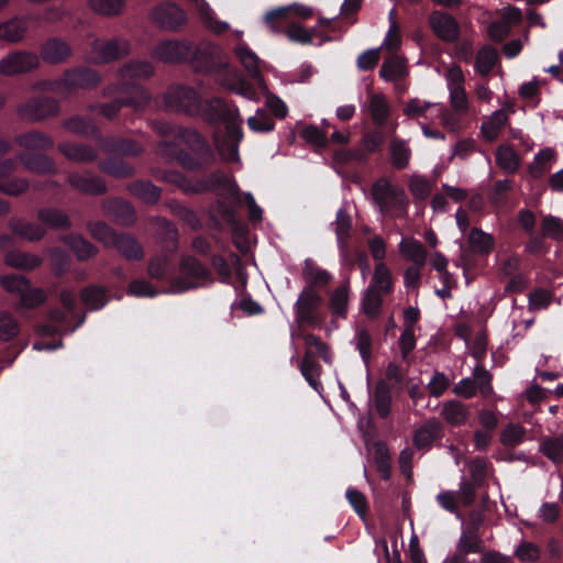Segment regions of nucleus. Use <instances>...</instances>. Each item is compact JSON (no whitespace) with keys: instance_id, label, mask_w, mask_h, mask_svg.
Masks as SVG:
<instances>
[{"instance_id":"nucleus-1","label":"nucleus","mask_w":563,"mask_h":563,"mask_svg":"<svg viewBox=\"0 0 563 563\" xmlns=\"http://www.w3.org/2000/svg\"><path fill=\"white\" fill-rule=\"evenodd\" d=\"M210 120L224 122L225 134L214 135V143L219 154L228 162H240L239 143L243 137L242 118L235 108H229L222 100L212 99L209 103Z\"/></svg>"},{"instance_id":"nucleus-2","label":"nucleus","mask_w":563,"mask_h":563,"mask_svg":"<svg viewBox=\"0 0 563 563\" xmlns=\"http://www.w3.org/2000/svg\"><path fill=\"white\" fill-rule=\"evenodd\" d=\"M234 54L249 75L254 79L261 89V92L266 97V106L268 109L277 118H285L288 113L287 106L280 98L269 92L262 76V70L269 69V67L265 63L261 62L255 52H253L245 43H239L234 47Z\"/></svg>"},{"instance_id":"nucleus-3","label":"nucleus","mask_w":563,"mask_h":563,"mask_svg":"<svg viewBox=\"0 0 563 563\" xmlns=\"http://www.w3.org/2000/svg\"><path fill=\"white\" fill-rule=\"evenodd\" d=\"M199 54L210 58V62L213 63L216 59L221 62L222 51L219 46L211 43L201 44L195 51L188 42L174 40L161 42L153 51V57L163 63H177L189 57L198 59Z\"/></svg>"},{"instance_id":"nucleus-4","label":"nucleus","mask_w":563,"mask_h":563,"mask_svg":"<svg viewBox=\"0 0 563 563\" xmlns=\"http://www.w3.org/2000/svg\"><path fill=\"white\" fill-rule=\"evenodd\" d=\"M372 200L384 216L401 218L407 214L409 200L406 192L387 179L382 178L373 185Z\"/></svg>"},{"instance_id":"nucleus-5","label":"nucleus","mask_w":563,"mask_h":563,"mask_svg":"<svg viewBox=\"0 0 563 563\" xmlns=\"http://www.w3.org/2000/svg\"><path fill=\"white\" fill-rule=\"evenodd\" d=\"M184 278L176 279L170 285V292H184L192 288L208 285L210 277L207 269L192 257H184L180 264Z\"/></svg>"},{"instance_id":"nucleus-6","label":"nucleus","mask_w":563,"mask_h":563,"mask_svg":"<svg viewBox=\"0 0 563 563\" xmlns=\"http://www.w3.org/2000/svg\"><path fill=\"white\" fill-rule=\"evenodd\" d=\"M153 74V67L147 62H131L123 66L120 71L121 85L119 90L132 95L134 99H139L140 95L135 91L134 87L143 89L137 85V80L147 78Z\"/></svg>"},{"instance_id":"nucleus-7","label":"nucleus","mask_w":563,"mask_h":563,"mask_svg":"<svg viewBox=\"0 0 563 563\" xmlns=\"http://www.w3.org/2000/svg\"><path fill=\"white\" fill-rule=\"evenodd\" d=\"M130 44L123 38L96 40L92 43L89 58L95 63H106L126 55Z\"/></svg>"},{"instance_id":"nucleus-8","label":"nucleus","mask_w":563,"mask_h":563,"mask_svg":"<svg viewBox=\"0 0 563 563\" xmlns=\"http://www.w3.org/2000/svg\"><path fill=\"white\" fill-rule=\"evenodd\" d=\"M166 104L176 111L197 112L200 109V100L196 90L176 86L168 89L165 93Z\"/></svg>"},{"instance_id":"nucleus-9","label":"nucleus","mask_w":563,"mask_h":563,"mask_svg":"<svg viewBox=\"0 0 563 563\" xmlns=\"http://www.w3.org/2000/svg\"><path fill=\"white\" fill-rule=\"evenodd\" d=\"M152 19L164 30L177 31L187 22V13L177 4L168 2L156 7Z\"/></svg>"},{"instance_id":"nucleus-10","label":"nucleus","mask_w":563,"mask_h":563,"mask_svg":"<svg viewBox=\"0 0 563 563\" xmlns=\"http://www.w3.org/2000/svg\"><path fill=\"white\" fill-rule=\"evenodd\" d=\"M35 56L31 52L16 51L0 59V75L11 77L31 71Z\"/></svg>"},{"instance_id":"nucleus-11","label":"nucleus","mask_w":563,"mask_h":563,"mask_svg":"<svg viewBox=\"0 0 563 563\" xmlns=\"http://www.w3.org/2000/svg\"><path fill=\"white\" fill-rule=\"evenodd\" d=\"M0 285L9 292L20 297L19 305L32 308L35 305V292L31 284L22 275H8L0 277Z\"/></svg>"},{"instance_id":"nucleus-12","label":"nucleus","mask_w":563,"mask_h":563,"mask_svg":"<svg viewBox=\"0 0 563 563\" xmlns=\"http://www.w3.org/2000/svg\"><path fill=\"white\" fill-rule=\"evenodd\" d=\"M322 301L318 291L310 286L305 287L295 305L297 319L301 322H316L314 311L322 305Z\"/></svg>"},{"instance_id":"nucleus-13","label":"nucleus","mask_w":563,"mask_h":563,"mask_svg":"<svg viewBox=\"0 0 563 563\" xmlns=\"http://www.w3.org/2000/svg\"><path fill=\"white\" fill-rule=\"evenodd\" d=\"M432 31L443 41L452 42L459 36L460 27L456 20L443 12H434L430 16Z\"/></svg>"},{"instance_id":"nucleus-14","label":"nucleus","mask_w":563,"mask_h":563,"mask_svg":"<svg viewBox=\"0 0 563 563\" xmlns=\"http://www.w3.org/2000/svg\"><path fill=\"white\" fill-rule=\"evenodd\" d=\"M363 109L369 113L374 123L378 125L385 124L390 114V106L386 97L380 92H375L369 89Z\"/></svg>"},{"instance_id":"nucleus-15","label":"nucleus","mask_w":563,"mask_h":563,"mask_svg":"<svg viewBox=\"0 0 563 563\" xmlns=\"http://www.w3.org/2000/svg\"><path fill=\"white\" fill-rule=\"evenodd\" d=\"M16 161L20 162L27 170L35 169V133L26 132L16 135Z\"/></svg>"},{"instance_id":"nucleus-16","label":"nucleus","mask_w":563,"mask_h":563,"mask_svg":"<svg viewBox=\"0 0 563 563\" xmlns=\"http://www.w3.org/2000/svg\"><path fill=\"white\" fill-rule=\"evenodd\" d=\"M439 102L419 98L409 99L404 106V114L410 119L433 120Z\"/></svg>"},{"instance_id":"nucleus-17","label":"nucleus","mask_w":563,"mask_h":563,"mask_svg":"<svg viewBox=\"0 0 563 563\" xmlns=\"http://www.w3.org/2000/svg\"><path fill=\"white\" fill-rule=\"evenodd\" d=\"M221 84L249 100H257L258 91L261 92L256 84V87L252 86L245 81L238 71L230 73L228 78L221 80Z\"/></svg>"},{"instance_id":"nucleus-18","label":"nucleus","mask_w":563,"mask_h":563,"mask_svg":"<svg viewBox=\"0 0 563 563\" xmlns=\"http://www.w3.org/2000/svg\"><path fill=\"white\" fill-rule=\"evenodd\" d=\"M196 11L201 23L211 32L220 34L229 30V23L216 19L214 11L206 0H195Z\"/></svg>"},{"instance_id":"nucleus-19","label":"nucleus","mask_w":563,"mask_h":563,"mask_svg":"<svg viewBox=\"0 0 563 563\" xmlns=\"http://www.w3.org/2000/svg\"><path fill=\"white\" fill-rule=\"evenodd\" d=\"M399 252L409 262L417 266H424L427 251L422 243L413 238H404L399 243Z\"/></svg>"},{"instance_id":"nucleus-20","label":"nucleus","mask_w":563,"mask_h":563,"mask_svg":"<svg viewBox=\"0 0 563 563\" xmlns=\"http://www.w3.org/2000/svg\"><path fill=\"white\" fill-rule=\"evenodd\" d=\"M68 179L74 188L87 194H101L106 190L103 181L90 173H74Z\"/></svg>"},{"instance_id":"nucleus-21","label":"nucleus","mask_w":563,"mask_h":563,"mask_svg":"<svg viewBox=\"0 0 563 563\" xmlns=\"http://www.w3.org/2000/svg\"><path fill=\"white\" fill-rule=\"evenodd\" d=\"M555 161V153L552 148H542L534 155L533 161L529 165L530 175L534 178L541 177L552 168Z\"/></svg>"},{"instance_id":"nucleus-22","label":"nucleus","mask_w":563,"mask_h":563,"mask_svg":"<svg viewBox=\"0 0 563 563\" xmlns=\"http://www.w3.org/2000/svg\"><path fill=\"white\" fill-rule=\"evenodd\" d=\"M407 73L405 59L398 56H391L382 64L379 76L385 81H397L405 78Z\"/></svg>"},{"instance_id":"nucleus-23","label":"nucleus","mask_w":563,"mask_h":563,"mask_svg":"<svg viewBox=\"0 0 563 563\" xmlns=\"http://www.w3.org/2000/svg\"><path fill=\"white\" fill-rule=\"evenodd\" d=\"M508 121V113L506 109H499L494 111L489 117H487L482 123V134L488 140L493 141L497 137L499 130L505 126Z\"/></svg>"},{"instance_id":"nucleus-24","label":"nucleus","mask_w":563,"mask_h":563,"mask_svg":"<svg viewBox=\"0 0 563 563\" xmlns=\"http://www.w3.org/2000/svg\"><path fill=\"white\" fill-rule=\"evenodd\" d=\"M350 301V286L344 283L334 289L330 295L329 307L331 312L341 318H345Z\"/></svg>"},{"instance_id":"nucleus-25","label":"nucleus","mask_w":563,"mask_h":563,"mask_svg":"<svg viewBox=\"0 0 563 563\" xmlns=\"http://www.w3.org/2000/svg\"><path fill=\"white\" fill-rule=\"evenodd\" d=\"M134 89L140 95L139 99H134L132 97H126V98H122L120 100H114L110 103L102 106L100 108V112L107 118H112L117 113V111L120 109V107L123 104L133 106L135 108L142 107L147 101L148 97H147L146 92L144 91V89H141L136 86L134 87Z\"/></svg>"},{"instance_id":"nucleus-26","label":"nucleus","mask_w":563,"mask_h":563,"mask_svg":"<svg viewBox=\"0 0 563 563\" xmlns=\"http://www.w3.org/2000/svg\"><path fill=\"white\" fill-rule=\"evenodd\" d=\"M441 424L438 420H429L422 427H420L413 438L415 445L418 449L428 448L433 440L439 435Z\"/></svg>"},{"instance_id":"nucleus-27","label":"nucleus","mask_w":563,"mask_h":563,"mask_svg":"<svg viewBox=\"0 0 563 563\" xmlns=\"http://www.w3.org/2000/svg\"><path fill=\"white\" fill-rule=\"evenodd\" d=\"M468 244L474 253L488 254L492 252L495 241L492 234L474 228L468 235Z\"/></svg>"},{"instance_id":"nucleus-28","label":"nucleus","mask_w":563,"mask_h":563,"mask_svg":"<svg viewBox=\"0 0 563 563\" xmlns=\"http://www.w3.org/2000/svg\"><path fill=\"white\" fill-rule=\"evenodd\" d=\"M98 74L88 68L76 69L67 74L66 81L76 88H90L99 82Z\"/></svg>"},{"instance_id":"nucleus-29","label":"nucleus","mask_w":563,"mask_h":563,"mask_svg":"<svg viewBox=\"0 0 563 563\" xmlns=\"http://www.w3.org/2000/svg\"><path fill=\"white\" fill-rule=\"evenodd\" d=\"M300 372L305 379L308 382V384L318 393H320V365L317 363L314 357L311 355L310 352H307L301 364H300Z\"/></svg>"},{"instance_id":"nucleus-30","label":"nucleus","mask_w":563,"mask_h":563,"mask_svg":"<svg viewBox=\"0 0 563 563\" xmlns=\"http://www.w3.org/2000/svg\"><path fill=\"white\" fill-rule=\"evenodd\" d=\"M44 60L49 63H58L69 55V47L66 43L58 40H49L41 51Z\"/></svg>"},{"instance_id":"nucleus-31","label":"nucleus","mask_w":563,"mask_h":563,"mask_svg":"<svg viewBox=\"0 0 563 563\" xmlns=\"http://www.w3.org/2000/svg\"><path fill=\"white\" fill-rule=\"evenodd\" d=\"M26 31V23L23 19H12L0 23V40L7 42L20 41Z\"/></svg>"},{"instance_id":"nucleus-32","label":"nucleus","mask_w":563,"mask_h":563,"mask_svg":"<svg viewBox=\"0 0 563 563\" xmlns=\"http://www.w3.org/2000/svg\"><path fill=\"white\" fill-rule=\"evenodd\" d=\"M303 278L308 286H324L331 280V275L317 266L311 260L305 261V267L302 272Z\"/></svg>"},{"instance_id":"nucleus-33","label":"nucleus","mask_w":563,"mask_h":563,"mask_svg":"<svg viewBox=\"0 0 563 563\" xmlns=\"http://www.w3.org/2000/svg\"><path fill=\"white\" fill-rule=\"evenodd\" d=\"M496 162L506 173H515L520 165L517 153L508 145H501L496 152Z\"/></svg>"},{"instance_id":"nucleus-34","label":"nucleus","mask_w":563,"mask_h":563,"mask_svg":"<svg viewBox=\"0 0 563 563\" xmlns=\"http://www.w3.org/2000/svg\"><path fill=\"white\" fill-rule=\"evenodd\" d=\"M382 302V292L375 290L374 287H367L363 294L361 307L367 317L374 318L379 313Z\"/></svg>"},{"instance_id":"nucleus-35","label":"nucleus","mask_w":563,"mask_h":563,"mask_svg":"<svg viewBox=\"0 0 563 563\" xmlns=\"http://www.w3.org/2000/svg\"><path fill=\"white\" fill-rule=\"evenodd\" d=\"M113 246L128 260H139L143 256L140 244L130 235H119Z\"/></svg>"},{"instance_id":"nucleus-36","label":"nucleus","mask_w":563,"mask_h":563,"mask_svg":"<svg viewBox=\"0 0 563 563\" xmlns=\"http://www.w3.org/2000/svg\"><path fill=\"white\" fill-rule=\"evenodd\" d=\"M497 60V51L490 46L482 47L475 59V69L483 76H486L494 68Z\"/></svg>"},{"instance_id":"nucleus-37","label":"nucleus","mask_w":563,"mask_h":563,"mask_svg":"<svg viewBox=\"0 0 563 563\" xmlns=\"http://www.w3.org/2000/svg\"><path fill=\"white\" fill-rule=\"evenodd\" d=\"M441 416L446 422L454 426L464 423L467 418L465 407L462 404L454 400L446 401L443 405Z\"/></svg>"},{"instance_id":"nucleus-38","label":"nucleus","mask_w":563,"mask_h":563,"mask_svg":"<svg viewBox=\"0 0 563 563\" xmlns=\"http://www.w3.org/2000/svg\"><path fill=\"white\" fill-rule=\"evenodd\" d=\"M289 10H292L298 18L303 20L311 18L313 14V10L310 7L294 3L267 12L265 15L266 23L269 24L274 19H283Z\"/></svg>"},{"instance_id":"nucleus-39","label":"nucleus","mask_w":563,"mask_h":563,"mask_svg":"<svg viewBox=\"0 0 563 563\" xmlns=\"http://www.w3.org/2000/svg\"><path fill=\"white\" fill-rule=\"evenodd\" d=\"M526 429L517 423H508L500 433V442L505 446L514 448L521 444L526 439Z\"/></svg>"},{"instance_id":"nucleus-40","label":"nucleus","mask_w":563,"mask_h":563,"mask_svg":"<svg viewBox=\"0 0 563 563\" xmlns=\"http://www.w3.org/2000/svg\"><path fill=\"white\" fill-rule=\"evenodd\" d=\"M408 187L416 199L424 200L431 194L433 184L427 177L413 174L409 178Z\"/></svg>"},{"instance_id":"nucleus-41","label":"nucleus","mask_w":563,"mask_h":563,"mask_svg":"<svg viewBox=\"0 0 563 563\" xmlns=\"http://www.w3.org/2000/svg\"><path fill=\"white\" fill-rule=\"evenodd\" d=\"M65 243L71 249L78 260L81 261L93 256L97 252L93 245L78 235L67 236Z\"/></svg>"},{"instance_id":"nucleus-42","label":"nucleus","mask_w":563,"mask_h":563,"mask_svg":"<svg viewBox=\"0 0 563 563\" xmlns=\"http://www.w3.org/2000/svg\"><path fill=\"white\" fill-rule=\"evenodd\" d=\"M457 551L461 555L482 552V539L475 531L463 532L457 543Z\"/></svg>"},{"instance_id":"nucleus-43","label":"nucleus","mask_w":563,"mask_h":563,"mask_svg":"<svg viewBox=\"0 0 563 563\" xmlns=\"http://www.w3.org/2000/svg\"><path fill=\"white\" fill-rule=\"evenodd\" d=\"M540 451L553 463L560 464L563 462V438L545 439L541 445Z\"/></svg>"},{"instance_id":"nucleus-44","label":"nucleus","mask_w":563,"mask_h":563,"mask_svg":"<svg viewBox=\"0 0 563 563\" xmlns=\"http://www.w3.org/2000/svg\"><path fill=\"white\" fill-rule=\"evenodd\" d=\"M368 287H374L380 292H388L391 288V273L389 268L379 262L375 266L373 283Z\"/></svg>"},{"instance_id":"nucleus-45","label":"nucleus","mask_w":563,"mask_h":563,"mask_svg":"<svg viewBox=\"0 0 563 563\" xmlns=\"http://www.w3.org/2000/svg\"><path fill=\"white\" fill-rule=\"evenodd\" d=\"M81 300L90 310L102 308L107 303L104 291L99 287H87L81 291Z\"/></svg>"},{"instance_id":"nucleus-46","label":"nucleus","mask_w":563,"mask_h":563,"mask_svg":"<svg viewBox=\"0 0 563 563\" xmlns=\"http://www.w3.org/2000/svg\"><path fill=\"white\" fill-rule=\"evenodd\" d=\"M8 228L12 234L19 239L33 241L35 240V228L32 222L20 218H12L8 222Z\"/></svg>"},{"instance_id":"nucleus-47","label":"nucleus","mask_w":563,"mask_h":563,"mask_svg":"<svg viewBox=\"0 0 563 563\" xmlns=\"http://www.w3.org/2000/svg\"><path fill=\"white\" fill-rule=\"evenodd\" d=\"M63 153L74 161L89 162L96 158V152L92 148L77 143L65 144Z\"/></svg>"},{"instance_id":"nucleus-48","label":"nucleus","mask_w":563,"mask_h":563,"mask_svg":"<svg viewBox=\"0 0 563 563\" xmlns=\"http://www.w3.org/2000/svg\"><path fill=\"white\" fill-rule=\"evenodd\" d=\"M131 192L146 203H153L159 198V189L150 183H135L130 187Z\"/></svg>"},{"instance_id":"nucleus-49","label":"nucleus","mask_w":563,"mask_h":563,"mask_svg":"<svg viewBox=\"0 0 563 563\" xmlns=\"http://www.w3.org/2000/svg\"><path fill=\"white\" fill-rule=\"evenodd\" d=\"M373 405L377 413L385 418L389 415L391 397L389 390L384 385H378L373 396Z\"/></svg>"},{"instance_id":"nucleus-50","label":"nucleus","mask_w":563,"mask_h":563,"mask_svg":"<svg viewBox=\"0 0 563 563\" xmlns=\"http://www.w3.org/2000/svg\"><path fill=\"white\" fill-rule=\"evenodd\" d=\"M391 162L397 168H404L410 159V150L404 141L393 140L390 145Z\"/></svg>"},{"instance_id":"nucleus-51","label":"nucleus","mask_w":563,"mask_h":563,"mask_svg":"<svg viewBox=\"0 0 563 563\" xmlns=\"http://www.w3.org/2000/svg\"><path fill=\"white\" fill-rule=\"evenodd\" d=\"M450 104L457 114H466L470 110L467 93L463 88H453L449 90Z\"/></svg>"},{"instance_id":"nucleus-52","label":"nucleus","mask_w":563,"mask_h":563,"mask_svg":"<svg viewBox=\"0 0 563 563\" xmlns=\"http://www.w3.org/2000/svg\"><path fill=\"white\" fill-rule=\"evenodd\" d=\"M4 263L14 268H32L35 260L32 255L18 251H8L4 255Z\"/></svg>"},{"instance_id":"nucleus-53","label":"nucleus","mask_w":563,"mask_h":563,"mask_svg":"<svg viewBox=\"0 0 563 563\" xmlns=\"http://www.w3.org/2000/svg\"><path fill=\"white\" fill-rule=\"evenodd\" d=\"M515 555L523 563H534L541 556L540 548L528 541H522L515 550Z\"/></svg>"},{"instance_id":"nucleus-54","label":"nucleus","mask_w":563,"mask_h":563,"mask_svg":"<svg viewBox=\"0 0 563 563\" xmlns=\"http://www.w3.org/2000/svg\"><path fill=\"white\" fill-rule=\"evenodd\" d=\"M434 119H439L442 126L451 132L457 131L461 126V121L457 118V113L451 112L441 103L438 104Z\"/></svg>"},{"instance_id":"nucleus-55","label":"nucleus","mask_w":563,"mask_h":563,"mask_svg":"<svg viewBox=\"0 0 563 563\" xmlns=\"http://www.w3.org/2000/svg\"><path fill=\"white\" fill-rule=\"evenodd\" d=\"M249 128L254 132H269L274 129V120L263 110L247 119Z\"/></svg>"},{"instance_id":"nucleus-56","label":"nucleus","mask_w":563,"mask_h":563,"mask_svg":"<svg viewBox=\"0 0 563 563\" xmlns=\"http://www.w3.org/2000/svg\"><path fill=\"white\" fill-rule=\"evenodd\" d=\"M353 344L358 350L360 355L363 358V361L367 364L371 358V353H372V336H371V334L364 329L357 330V332L353 339Z\"/></svg>"},{"instance_id":"nucleus-57","label":"nucleus","mask_w":563,"mask_h":563,"mask_svg":"<svg viewBox=\"0 0 563 563\" xmlns=\"http://www.w3.org/2000/svg\"><path fill=\"white\" fill-rule=\"evenodd\" d=\"M91 235L107 246H113L119 235H117L107 224L97 222L90 225Z\"/></svg>"},{"instance_id":"nucleus-58","label":"nucleus","mask_w":563,"mask_h":563,"mask_svg":"<svg viewBox=\"0 0 563 563\" xmlns=\"http://www.w3.org/2000/svg\"><path fill=\"white\" fill-rule=\"evenodd\" d=\"M476 389L478 388L483 396H488L493 391L490 384L492 377L489 373L479 364H477L473 372Z\"/></svg>"},{"instance_id":"nucleus-59","label":"nucleus","mask_w":563,"mask_h":563,"mask_svg":"<svg viewBox=\"0 0 563 563\" xmlns=\"http://www.w3.org/2000/svg\"><path fill=\"white\" fill-rule=\"evenodd\" d=\"M19 332L16 321L7 312H0V339L10 340Z\"/></svg>"},{"instance_id":"nucleus-60","label":"nucleus","mask_w":563,"mask_h":563,"mask_svg":"<svg viewBox=\"0 0 563 563\" xmlns=\"http://www.w3.org/2000/svg\"><path fill=\"white\" fill-rule=\"evenodd\" d=\"M122 0H90V7L100 14H117L122 8Z\"/></svg>"},{"instance_id":"nucleus-61","label":"nucleus","mask_w":563,"mask_h":563,"mask_svg":"<svg viewBox=\"0 0 563 563\" xmlns=\"http://www.w3.org/2000/svg\"><path fill=\"white\" fill-rule=\"evenodd\" d=\"M102 170L114 177H126L132 174L133 169L122 159L113 158L102 164Z\"/></svg>"},{"instance_id":"nucleus-62","label":"nucleus","mask_w":563,"mask_h":563,"mask_svg":"<svg viewBox=\"0 0 563 563\" xmlns=\"http://www.w3.org/2000/svg\"><path fill=\"white\" fill-rule=\"evenodd\" d=\"M332 225L339 243H342L351 230V220L344 209L338 210L335 222Z\"/></svg>"},{"instance_id":"nucleus-63","label":"nucleus","mask_w":563,"mask_h":563,"mask_svg":"<svg viewBox=\"0 0 563 563\" xmlns=\"http://www.w3.org/2000/svg\"><path fill=\"white\" fill-rule=\"evenodd\" d=\"M542 232L544 235L551 236L553 239H562L563 221L556 217H545L542 221Z\"/></svg>"},{"instance_id":"nucleus-64","label":"nucleus","mask_w":563,"mask_h":563,"mask_svg":"<svg viewBox=\"0 0 563 563\" xmlns=\"http://www.w3.org/2000/svg\"><path fill=\"white\" fill-rule=\"evenodd\" d=\"M401 44V36L396 22H391L389 30L384 38L380 49H386L389 53L397 51Z\"/></svg>"}]
</instances>
